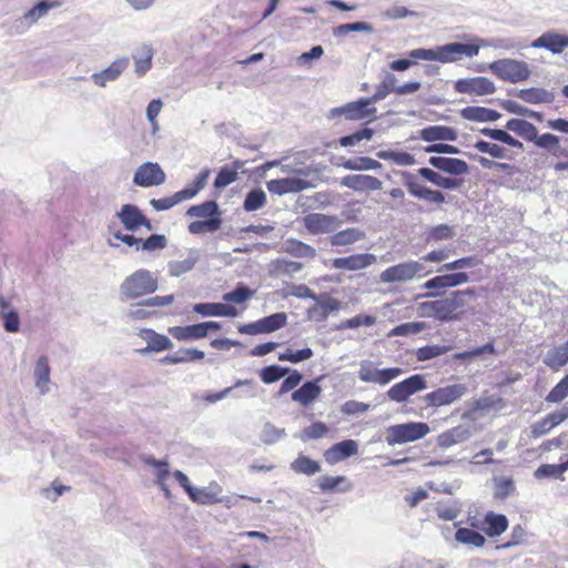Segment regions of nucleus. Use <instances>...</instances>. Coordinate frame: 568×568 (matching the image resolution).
I'll return each mask as SVG.
<instances>
[{
	"instance_id": "1",
	"label": "nucleus",
	"mask_w": 568,
	"mask_h": 568,
	"mask_svg": "<svg viewBox=\"0 0 568 568\" xmlns=\"http://www.w3.org/2000/svg\"><path fill=\"white\" fill-rule=\"evenodd\" d=\"M476 296L475 288L453 291L448 296L423 302L417 312L422 317L433 318L440 323L459 321L470 298Z\"/></svg>"
},
{
	"instance_id": "2",
	"label": "nucleus",
	"mask_w": 568,
	"mask_h": 568,
	"mask_svg": "<svg viewBox=\"0 0 568 568\" xmlns=\"http://www.w3.org/2000/svg\"><path fill=\"white\" fill-rule=\"evenodd\" d=\"M479 45L474 43L450 42L433 49H414L409 52L412 59L438 61L442 63L456 62L462 57L473 58L479 52Z\"/></svg>"
},
{
	"instance_id": "3",
	"label": "nucleus",
	"mask_w": 568,
	"mask_h": 568,
	"mask_svg": "<svg viewBox=\"0 0 568 568\" xmlns=\"http://www.w3.org/2000/svg\"><path fill=\"white\" fill-rule=\"evenodd\" d=\"M159 287L158 277L145 268H140L126 276L120 285L121 301L138 300L154 293Z\"/></svg>"
},
{
	"instance_id": "4",
	"label": "nucleus",
	"mask_w": 568,
	"mask_h": 568,
	"mask_svg": "<svg viewBox=\"0 0 568 568\" xmlns=\"http://www.w3.org/2000/svg\"><path fill=\"white\" fill-rule=\"evenodd\" d=\"M429 432V426L423 422L392 425L386 429V443L389 446L403 445L418 440L425 437Z\"/></svg>"
},
{
	"instance_id": "5",
	"label": "nucleus",
	"mask_w": 568,
	"mask_h": 568,
	"mask_svg": "<svg viewBox=\"0 0 568 568\" xmlns=\"http://www.w3.org/2000/svg\"><path fill=\"white\" fill-rule=\"evenodd\" d=\"M488 69L500 80L510 83L525 81L530 75V70L526 62L509 58L493 61Z\"/></svg>"
},
{
	"instance_id": "6",
	"label": "nucleus",
	"mask_w": 568,
	"mask_h": 568,
	"mask_svg": "<svg viewBox=\"0 0 568 568\" xmlns=\"http://www.w3.org/2000/svg\"><path fill=\"white\" fill-rule=\"evenodd\" d=\"M470 281V276L466 272H455L436 275L427 280L422 287L427 290L424 297H442L445 295L448 288L457 287L467 284Z\"/></svg>"
},
{
	"instance_id": "7",
	"label": "nucleus",
	"mask_w": 568,
	"mask_h": 568,
	"mask_svg": "<svg viewBox=\"0 0 568 568\" xmlns=\"http://www.w3.org/2000/svg\"><path fill=\"white\" fill-rule=\"evenodd\" d=\"M422 273L426 275L429 272H425V266L420 261H406L384 270L379 274V281L384 284L408 282Z\"/></svg>"
},
{
	"instance_id": "8",
	"label": "nucleus",
	"mask_w": 568,
	"mask_h": 568,
	"mask_svg": "<svg viewBox=\"0 0 568 568\" xmlns=\"http://www.w3.org/2000/svg\"><path fill=\"white\" fill-rule=\"evenodd\" d=\"M368 98H361L357 101L348 102L344 105L333 108L327 113V119H334L344 115L349 121H361L364 119H375L376 108Z\"/></svg>"
},
{
	"instance_id": "9",
	"label": "nucleus",
	"mask_w": 568,
	"mask_h": 568,
	"mask_svg": "<svg viewBox=\"0 0 568 568\" xmlns=\"http://www.w3.org/2000/svg\"><path fill=\"white\" fill-rule=\"evenodd\" d=\"M427 388V382L424 375L415 374L406 379L394 384L386 393L389 400L395 403H405L408 398Z\"/></svg>"
},
{
	"instance_id": "10",
	"label": "nucleus",
	"mask_w": 568,
	"mask_h": 568,
	"mask_svg": "<svg viewBox=\"0 0 568 568\" xmlns=\"http://www.w3.org/2000/svg\"><path fill=\"white\" fill-rule=\"evenodd\" d=\"M404 373L400 367H388L378 369L369 361L359 363L358 378L364 383H374L381 386L389 384Z\"/></svg>"
},
{
	"instance_id": "11",
	"label": "nucleus",
	"mask_w": 568,
	"mask_h": 568,
	"mask_svg": "<svg viewBox=\"0 0 568 568\" xmlns=\"http://www.w3.org/2000/svg\"><path fill=\"white\" fill-rule=\"evenodd\" d=\"M287 323V315L283 312L274 313L265 316L258 321L243 324L239 327L241 334L257 335L270 334L282 327Z\"/></svg>"
},
{
	"instance_id": "12",
	"label": "nucleus",
	"mask_w": 568,
	"mask_h": 568,
	"mask_svg": "<svg viewBox=\"0 0 568 568\" xmlns=\"http://www.w3.org/2000/svg\"><path fill=\"white\" fill-rule=\"evenodd\" d=\"M403 184L407 187L408 193L419 200H425L429 203L442 204L445 202V195L443 192L432 190L420 184L416 176L408 171H399Z\"/></svg>"
},
{
	"instance_id": "13",
	"label": "nucleus",
	"mask_w": 568,
	"mask_h": 568,
	"mask_svg": "<svg viewBox=\"0 0 568 568\" xmlns=\"http://www.w3.org/2000/svg\"><path fill=\"white\" fill-rule=\"evenodd\" d=\"M342 224L337 216L324 213H310L303 217L304 227L313 235L333 234Z\"/></svg>"
},
{
	"instance_id": "14",
	"label": "nucleus",
	"mask_w": 568,
	"mask_h": 568,
	"mask_svg": "<svg viewBox=\"0 0 568 568\" xmlns=\"http://www.w3.org/2000/svg\"><path fill=\"white\" fill-rule=\"evenodd\" d=\"M466 392L467 387L464 384H452L426 394L424 400L430 407H440L458 400Z\"/></svg>"
},
{
	"instance_id": "15",
	"label": "nucleus",
	"mask_w": 568,
	"mask_h": 568,
	"mask_svg": "<svg viewBox=\"0 0 568 568\" xmlns=\"http://www.w3.org/2000/svg\"><path fill=\"white\" fill-rule=\"evenodd\" d=\"M166 175L159 163L145 162L138 166L133 183L141 187L158 186L165 182Z\"/></svg>"
},
{
	"instance_id": "16",
	"label": "nucleus",
	"mask_w": 568,
	"mask_h": 568,
	"mask_svg": "<svg viewBox=\"0 0 568 568\" xmlns=\"http://www.w3.org/2000/svg\"><path fill=\"white\" fill-rule=\"evenodd\" d=\"M130 59L121 57L115 59L105 69L91 74V81L99 88H105L108 83L116 81L128 69Z\"/></svg>"
},
{
	"instance_id": "17",
	"label": "nucleus",
	"mask_w": 568,
	"mask_h": 568,
	"mask_svg": "<svg viewBox=\"0 0 568 568\" xmlns=\"http://www.w3.org/2000/svg\"><path fill=\"white\" fill-rule=\"evenodd\" d=\"M454 89L458 93L486 95L496 91L495 83L486 77L459 79L455 82Z\"/></svg>"
},
{
	"instance_id": "18",
	"label": "nucleus",
	"mask_w": 568,
	"mask_h": 568,
	"mask_svg": "<svg viewBox=\"0 0 568 568\" xmlns=\"http://www.w3.org/2000/svg\"><path fill=\"white\" fill-rule=\"evenodd\" d=\"M312 186L308 181L298 178H283L266 182L268 192L280 196L288 193H298Z\"/></svg>"
},
{
	"instance_id": "19",
	"label": "nucleus",
	"mask_w": 568,
	"mask_h": 568,
	"mask_svg": "<svg viewBox=\"0 0 568 568\" xmlns=\"http://www.w3.org/2000/svg\"><path fill=\"white\" fill-rule=\"evenodd\" d=\"M530 47L536 49H546L552 54H560L568 48V34L548 31L535 39Z\"/></svg>"
},
{
	"instance_id": "20",
	"label": "nucleus",
	"mask_w": 568,
	"mask_h": 568,
	"mask_svg": "<svg viewBox=\"0 0 568 568\" xmlns=\"http://www.w3.org/2000/svg\"><path fill=\"white\" fill-rule=\"evenodd\" d=\"M341 185L355 192H373L382 190L379 179L367 174L346 175L341 180Z\"/></svg>"
},
{
	"instance_id": "21",
	"label": "nucleus",
	"mask_w": 568,
	"mask_h": 568,
	"mask_svg": "<svg viewBox=\"0 0 568 568\" xmlns=\"http://www.w3.org/2000/svg\"><path fill=\"white\" fill-rule=\"evenodd\" d=\"M474 434V429L469 425L460 424L440 433L436 443L440 448L447 449L454 445L468 440Z\"/></svg>"
},
{
	"instance_id": "22",
	"label": "nucleus",
	"mask_w": 568,
	"mask_h": 568,
	"mask_svg": "<svg viewBox=\"0 0 568 568\" xmlns=\"http://www.w3.org/2000/svg\"><path fill=\"white\" fill-rule=\"evenodd\" d=\"M376 262V256L371 253L354 254L332 260L331 266L335 270L359 271Z\"/></svg>"
},
{
	"instance_id": "23",
	"label": "nucleus",
	"mask_w": 568,
	"mask_h": 568,
	"mask_svg": "<svg viewBox=\"0 0 568 568\" xmlns=\"http://www.w3.org/2000/svg\"><path fill=\"white\" fill-rule=\"evenodd\" d=\"M116 217L123 224L124 229L130 232L136 231L142 226V223H146V216L134 204H124L121 210L116 213Z\"/></svg>"
},
{
	"instance_id": "24",
	"label": "nucleus",
	"mask_w": 568,
	"mask_h": 568,
	"mask_svg": "<svg viewBox=\"0 0 568 568\" xmlns=\"http://www.w3.org/2000/svg\"><path fill=\"white\" fill-rule=\"evenodd\" d=\"M428 163L435 169L452 175H463L468 173V164L457 158L430 156Z\"/></svg>"
},
{
	"instance_id": "25",
	"label": "nucleus",
	"mask_w": 568,
	"mask_h": 568,
	"mask_svg": "<svg viewBox=\"0 0 568 568\" xmlns=\"http://www.w3.org/2000/svg\"><path fill=\"white\" fill-rule=\"evenodd\" d=\"M358 452V444L354 439H345L334 444L325 452V459L328 463H337L346 459Z\"/></svg>"
},
{
	"instance_id": "26",
	"label": "nucleus",
	"mask_w": 568,
	"mask_h": 568,
	"mask_svg": "<svg viewBox=\"0 0 568 568\" xmlns=\"http://www.w3.org/2000/svg\"><path fill=\"white\" fill-rule=\"evenodd\" d=\"M321 379L322 377H318L305 382L298 389L292 393V400L305 407L311 405L321 395L322 387L318 384Z\"/></svg>"
},
{
	"instance_id": "27",
	"label": "nucleus",
	"mask_w": 568,
	"mask_h": 568,
	"mask_svg": "<svg viewBox=\"0 0 568 568\" xmlns=\"http://www.w3.org/2000/svg\"><path fill=\"white\" fill-rule=\"evenodd\" d=\"M193 311L202 316H225L236 317L237 310L224 303H197L193 305Z\"/></svg>"
},
{
	"instance_id": "28",
	"label": "nucleus",
	"mask_w": 568,
	"mask_h": 568,
	"mask_svg": "<svg viewBox=\"0 0 568 568\" xmlns=\"http://www.w3.org/2000/svg\"><path fill=\"white\" fill-rule=\"evenodd\" d=\"M419 138L426 142L436 141H456L457 132L455 129L445 125H429L419 131Z\"/></svg>"
},
{
	"instance_id": "29",
	"label": "nucleus",
	"mask_w": 568,
	"mask_h": 568,
	"mask_svg": "<svg viewBox=\"0 0 568 568\" xmlns=\"http://www.w3.org/2000/svg\"><path fill=\"white\" fill-rule=\"evenodd\" d=\"M365 239V232L358 227H348L338 232H334L328 242L332 246H349Z\"/></svg>"
},
{
	"instance_id": "30",
	"label": "nucleus",
	"mask_w": 568,
	"mask_h": 568,
	"mask_svg": "<svg viewBox=\"0 0 568 568\" xmlns=\"http://www.w3.org/2000/svg\"><path fill=\"white\" fill-rule=\"evenodd\" d=\"M460 115L474 122H495L501 116L498 111L484 106H466L460 110Z\"/></svg>"
},
{
	"instance_id": "31",
	"label": "nucleus",
	"mask_w": 568,
	"mask_h": 568,
	"mask_svg": "<svg viewBox=\"0 0 568 568\" xmlns=\"http://www.w3.org/2000/svg\"><path fill=\"white\" fill-rule=\"evenodd\" d=\"M516 95L529 104L551 103L555 100V93L544 88L520 89Z\"/></svg>"
},
{
	"instance_id": "32",
	"label": "nucleus",
	"mask_w": 568,
	"mask_h": 568,
	"mask_svg": "<svg viewBox=\"0 0 568 568\" xmlns=\"http://www.w3.org/2000/svg\"><path fill=\"white\" fill-rule=\"evenodd\" d=\"M484 523L486 525L484 531L491 538L500 536L508 528L507 517L503 514H495L494 511H488L485 515Z\"/></svg>"
},
{
	"instance_id": "33",
	"label": "nucleus",
	"mask_w": 568,
	"mask_h": 568,
	"mask_svg": "<svg viewBox=\"0 0 568 568\" xmlns=\"http://www.w3.org/2000/svg\"><path fill=\"white\" fill-rule=\"evenodd\" d=\"M303 268V264L300 262L291 261L284 257L273 260L268 265V272L271 276H292Z\"/></svg>"
},
{
	"instance_id": "34",
	"label": "nucleus",
	"mask_w": 568,
	"mask_h": 568,
	"mask_svg": "<svg viewBox=\"0 0 568 568\" xmlns=\"http://www.w3.org/2000/svg\"><path fill=\"white\" fill-rule=\"evenodd\" d=\"M418 174L434 185L445 190L458 189L463 182L462 180L443 176L429 168H420Z\"/></svg>"
},
{
	"instance_id": "35",
	"label": "nucleus",
	"mask_w": 568,
	"mask_h": 568,
	"mask_svg": "<svg viewBox=\"0 0 568 568\" xmlns=\"http://www.w3.org/2000/svg\"><path fill=\"white\" fill-rule=\"evenodd\" d=\"M169 333L178 341H197L205 337L202 323L186 326H173L169 328Z\"/></svg>"
},
{
	"instance_id": "36",
	"label": "nucleus",
	"mask_w": 568,
	"mask_h": 568,
	"mask_svg": "<svg viewBox=\"0 0 568 568\" xmlns=\"http://www.w3.org/2000/svg\"><path fill=\"white\" fill-rule=\"evenodd\" d=\"M200 258L196 250H191L186 258L182 261H170L168 263L169 274L173 277H179L192 271Z\"/></svg>"
},
{
	"instance_id": "37",
	"label": "nucleus",
	"mask_w": 568,
	"mask_h": 568,
	"mask_svg": "<svg viewBox=\"0 0 568 568\" xmlns=\"http://www.w3.org/2000/svg\"><path fill=\"white\" fill-rule=\"evenodd\" d=\"M141 337L146 339L148 347L142 353L161 352L171 348L172 342L169 337L158 334L152 329H144L141 332Z\"/></svg>"
},
{
	"instance_id": "38",
	"label": "nucleus",
	"mask_w": 568,
	"mask_h": 568,
	"mask_svg": "<svg viewBox=\"0 0 568 568\" xmlns=\"http://www.w3.org/2000/svg\"><path fill=\"white\" fill-rule=\"evenodd\" d=\"M506 130L511 131L528 142L536 138L537 128L524 119H510L505 125Z\"/></svg>"
},
{
	"instance_id": "39",
	"label": "nucleus",
	"mask_w": 568,
	"mask_h": 568,
	"mask_svg": "<svg viewBox=\"0 0 568 568\" xmlns=\"http://www.w3.org/2000/svg\"><path fill=\"white\" fill-rule=\"evenodd\" d=\"M318 486L323 493L341 491L347 493L352 490L353 485L345 476H322L317 480Z\"/></svg>"
},
{
	"instance_id": "40",
	"label": "nucleus",
	"mask_w": 568,
	"mask_h": 568,
	"mask_svg": "<svg viewBox=\"0 0 568 568\" xmlns=\"http://www.w3.org/2000/svg\"><path fill=\"white\" fill-rule=\"evenodd\" d=\"M282 250L298 258H314L316 256V250L313 246L295 239L286 240Z\"/></svg>"
},
{
	"instance_id": "41",
	"label": "nucleus",
	"mask_w": 568,
	"mask_h": 568,
	"mask_svg": "<svg viewBox=\"0 0 568 568\" xmlns=\"http://www.w3.org/2000/svg\"><path fill=\"white\" fill-rule=\"evenodd\" d=\"M50 366L47 356H41L36 363L33 375L36 378V386L40 389L41 394L49 392L50 383Z\"/></svg>"
},
{
	"instance_id": "42",
	"label": "nucleus",
	"mask_w": 568,
	"mask_h": 568,
	"mask_svg": "<svg viewBox=\"0 0 568 568\" xmlns=\"http://www.w3.org/2000/svg\"><path fill=\"white\" fill-rule=\"evenodd\" d=\"M568 363V341L550 351L544 357V364L554 371H558L560 367Z\"/></svg>"
},
{
	"instance_id": "43",
	"label": "nucleus",
	"mask_w": 568,
	"mask_h": 568,
	"mask_svg": "<svg viewBox=\"0 0 568 568\" xmlns=\"http://www.w3.org/2000/svg\"><path fill=\"white\" fill-rule=\"evenodd\" d=\"M204 356V352L196 348H180L175 353L166 355L162 362L166 364H181L201 361Z\"/></svg>"
},
{
	"instance_id": "44",
	"label": "nucleus",
	"mask_w": 568,
	"mask_h": 568,
	"mask_svg": "<svg viewBox=\"0 0 568 568\" xmlns=\"http://www.w3.org/2000/svg\"><path fill=\"white\" fill-rule=\"evenodd\" d=\"M455 540L465 546L475 547V548H481L486 544L485 537L470 528H457L455 532Z\"/></svg>"
},
{
	"instance_id": "45",
	"label": "nucleus",
	"mask_w": 568,
	"mask_h": 568,
	"mask_svg": "<svg viewBox=\"0 0 568 568\" xmlns=\"http://www.w3.org/2000/svg\"><path fill=\"white\" fill-rule=\"evenodd\" d=\"M396 88L397 78L392 72H385L383 80L376 87L375 93L368 99L374 104L385 99L390 92H395Z\"/></svg>"
},
{
	"instance_id": "46",
	"label": "nucleus",
	"mask_w": 568,
	"mask_h": 568,
	"mask_svg": "<svg viewBox=\"0 0 568 568\" xmlns=\"http://www.w3.org/2000/svg\"><path fill=\"white\" fill-rule=\"evenodd\" d=\"M186 215L192 217H221L219 204L215 201H205L197 205H192L187 209Z\"/></svg>"
},
{
	"instance_id": "47",
	"label": "nucleus",
	"mask_w": 568,
	"mask_h": 568,
	"mask_svg": "<svg viewBox=\"0 0 568 568\" xmlns=\"http://www.w3.org/2000/svg\"><path fill=\"white\" fill-rule=\"evenodd\" d=\"M246 387L248 396L254 397L255 383L251 379H237L233 386L226 387L221 392L207 394L204 399L209 403H216L225 398L234 388Z\"/></svg>"
},
{
	"instance_id": "48",
	"label": "nucleus",
	"mask_w": 568,
	"mask_h": 568,
	"mask_svg": "<svg viewBox=\"0 0 568 568\" xmlns=\"http://www.w3.org/2000/svg\"><path fill=\"white\" fill-rule=\"evenodd\" d=\"M342 166L349 171H376L382 168V163L368 156H358L345 160Z\"/></svg>"
},
{
	"instance_id": "49",
	"label": "nucleus",
	"mask_w": 568,
	"mask_h": 568,
	"mask_svg": "<svg viewBox=\"0 0 568 568\" xmlns=\"http://www.w3.org/2000/svg\"><path fill=\"white\" fill-rule=\"evenodd\" d=\"M290 467L294 473L306 476H312L321 471V464L305 455H298V457L291 463Z\"/></svg>"
},
{
	"instance_id": "50",
	"label": "nucleus",
	"mask_w": 568,
	"mask_h": 568,
	"mask_svg": "<svg viewBox=\"0 0 568 568\" xmlns=\"http://www.w3.org/2000/svg\"><path fill=\"white\" fill-rule=\"evenodd\" d=\"M479 132L483 135H485L491 140L505 143L509 146H513V148H516L519 150L524 149V144L519 140H517L513 135H510L506 130L483 128V129H480Z\"/></svg>"
},
{
	"instance_id": "51",
	"label": "nucleus",
	"mask_w": 568,
	"mask_h": 568,
	"mask_svg": "<svg viewBox=\"0 0 568 568\" xmlns=\"http://www.w3.org/2000/svg\"><path fill=\"white\" fill-rule=\"evenodd\" d=\"M376 156L384 161H392L402 166H410L415 163V158L404 151L381 150L376 153Z\"/></svg>"
},
{
	"instance_id": "52",
	"label": "nucleus",
	"mask_w": 568,
	"mask_h": 568,
	"mask_svg": "<svg viewBox=\"0 0 568 568\" xmlns=\"http://www.w3.org/2000/svg\"><path fill=\"white\" fill-rule=\"evenodd\" d=\"M254 294V290H251L244 283H237L233 291L223 294L222 300L226 303L242 304L251 298Z\"/></svg>"
},
{
	"instance_id": "53",
	"label": "nucleus",
	"mask_w": 568,
	"mask_h": 568,
	"mask_svg": "<svg viewBox=\"0 0 568 568\" xmlns=\"http://www.w3.org/2000/svg\"><path fill=\"white\" fill-rule=\"evenodd\" d=\"M187 200L186 193L181 190L168 197L152 199L150 204L155 211H166Z\"/></svg>"
},
{
	"instance_id": "54",
	"label": "nucleus",
	"mask_w": 568,
	"mask_h": 568,
	"mask_svg": "<svg viewBox=\"0 0 568 568\" xmlns=\"http://www.w3.org/2000/svg\"><path fill=\"white\" fill-rule=\"evenodd\" d=\"M266 204V194L262 189H253L247 192L243 202V209L246 212H254Z\"/></svg>"
},
{
	"instance_id": "55",
	"label": "nucleus",
	"mask_w": 568,
	"mask_h": 568,
	"mask_svg": "<svg viewBox=\"0 0 568 568\" xmlns=\"http://www.w3.org/2000/svg\"><path fill=\"white\" fill-rule=\"evenodd\" d=\"M222 225V219L215 217V219H206L204 221H194L189 224V232L191 234H201L204 232H215L217 231Z\"/></svg>"
},
{
	"instance_id": "56",
	"label": "nucleus",
	"mask_w": 568,
	"mask_h": 568,
	"mask_svg": "<svg viewBox=\"0 0 568 568\" xmlns=\"http://www.w3.org/2000/svg\"><path fill=\"white\" fill-rule=\"evenodd\" d=\"M349 32L373 33L374 28L368 22L358 21V22L339 24L336 28H334V30H333V34L335 37L346 36Z\"/></svg>"
},
{
	"instance_id": "57",
	"label": "nucleus",
	"mask_w": 568,
	"mask_h": 568,
	"mask_svg": "<svg viewBox=\"0 0 568 568\" xmlns=\"http://www.w3.org/2000/svg\"><path fill=\"white\" fill-rule=\"evenodd\" d=\"M474 148L481 153L489 154L494 159H509V156L507 155V150L497 143H490L485 140H478L474 144Z\"/></svg>"
},
{
	"instance_id": "58",
	"label": "nucleus",
	"mask_w": 568,
	"mask_h": 568,
	"mask_svg": "<svg viewBox=\"0 0 568 568\" xmlns=\"http://www.w3.org/2000/svg\"><path fill=\"white\" fill-rule=\"evenodd\" d=\"M286 437L284 428H278L274 424L267 422L263 425L261 432V440L266 445H272Z\"/></svg>"
},
{
	"instance_id": "59",
	"label": "nucleus",
	"mask_w": 568,
	"mask_h": 568,
	"mask_svg": "<svg viewBox=\"0 0 568 568\" xmlns=\"http://www.w3.org/2000/svg\"><path fill=\"white\" fill-rule=\"evenodd\" d=\"M290 373L288 367H282L280 365H270L260 371V377L265 384H272Z\"/></svg>"
},
{
	"instance_id": "60",
	"label": "nucleus",
	"mask_w": 568,
	"mask_h": 568,
	"mask_svg": "<svg viewBox=\"0 0 568 568\" xmlns=\"http://www.w3.org/2000/svg\"><path fill=\"white\" fill-rule=\"evenodd\" d=\"M374 130L371 128H363L352 134L339 138L338 142L341 146H353L363 140L369 141L374 135Z\"/></svg>"
},
{
	"instance_id": "61",
	"label": "nucleus",
	"mask_w": 568,
	"mask_h": 568,
	"mask_svg": "<svg viewBox=\"0 0 568 568\" xmlns=\"http://www.w3.org/2000/svg\"><path fill=\"white\" fill-rule=\"evenodd\" d=\"M210 174H211V171L209 169L202 170L196 175L195 180L191 184L186 185L183 189V191H184V193H186V196H187L189 200H191L194 196H196L197 193L205 187Z\"/></svg>"
},
{
	"instance_id": "62",
	"label": "nucleus",
	"mask_w": 568,
	"mask_h": 568,
	"mask_svg": "<svg viewBox=\"0 0 568 568\" xmlns=\"http://www.w3.org/2000/svg\"><path fill=\"white\" fill-rule=\"evenodd\" d=\"M516 490L515 483L510 477H500L495 479L494 496L497 499H506Z\"/></svg>"
},
{
	"instance_id": "63",
	"label": "nucleus",
	"mask_w": 568,
	"mask_h": 568,
	"mask_svg": "<svg viewBox=\"0 0 568 568\" xmlns=\"http://www.w3.org/2000/svg\"><path fill=\"white\" fill-rule=\"evenodd\" d=\"M168 245V240L163 234H152L148 239L140 242V250L146 252H154L163 250Z\"/></svg>"
},
{
	"instance_id": "64",
	"label": "nucleus",
	"mask_w": 568,
	"mask_h": 568,
	"mask_svg": "<svg viewBox=\"0 0 568 568\" xmlns=\"http://www.w3.org/2000/svg\"><path fill=\"white\" fill-rule=\"evenodd\" d=\"M568 396V374L546 396L548 403H559Z\"/></svg>"
}]
</instances>
